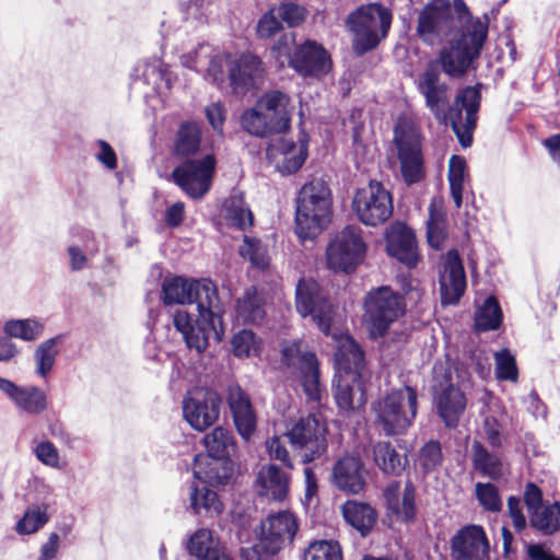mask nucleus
Instances as JSON below:
<instances>
[{"label": "nucleus", "mask_w": 560, "mask_h": 560, "mask_svg": "<svg viewBox=\"0 0 560 560\" xmlns=\"http://www.w3.org/2000/svg\"><path fill=\"white\" fill-rule=\"evenodd\" d=\"M390 513L406 524L415 522L417 515L416 488L410 480L405 483L402 497L398 502V510L390 511Z\"/></svg>", "instance_id": "52"}, {"label": "nucleus", "mask_w": 560, "mask_h": 560, "mask_svg": "<svg viewBox=\"0 0 560 560\" xmlns=\"http://www.w3.org/2000/svg\"><path fill=\"white\" fill-rule=\"evenodd\" d=\"M232 57L224 54H213L208 44H199L198 47L189 54L183 56V63L197 72L205 71L206 80L222 88L228 81V62Z\"/></svg>", "instance_id": "21"}, {"label": "nucleus", "mask_w": 560, "mask_h": 560, "mask_svg": "<svg viewBox=\"0 0 560 560\" xmlns=\"http://www.w3.org/2000/svg\"><path fill=\"white\" fill-rule=\"evenodd\" d=\"M422 142L420 125L408 115L398 116L394 126L393 143L401 178L407 186L418 184L425 177Z\"/></svg>", "instance_id": "6"}, {"label": "nucleus", "mask_w": 560, "mask_h": 560, "mask_svg": "<svg viewBox=\"0 0 560 560\" xmlns=\"http://www.w3.org/2000/svg\"><path fill=\"white\" fill-rule=\"evenodd\" d=\"M387 254L411 269L417 266L419 255L416 235L404 223H395L386 234Z\"/></svg>", "instance_id": "27"}, {"label": "nucleus", "mask_w": 560, "mask_h": 560, "mask_svg": "<svg viewBox=\"0 0 560 560\" xmlns=\"http://www.w3.org/2000/svg\"><path fill=\"white\" fill-rule=\"evenodd\" d=\"M332 195L322 178L305 183L295 199V233L302 241L316 238L331 221Z\"/></svg>", "instance_id": "2"}, {"label": "nucleus", "mask_w": 560, "mask_h": 560, "mask_svg": "<svg viewBox=\"0 0 560 560\" xmlns=\"http://www.w3.org/2000/svg\"><path fill=\"white\" fill-rule=\"evenodd\" d=\"M466 161L463 156L452 155L448 163L450 188L464 187Z\"/></svg>", "instance_id": "60"}, {"label": "nucleus", "mask_w": 560, "mask_h": 560, "mask_svg": "<svg viewBox=\"0 0 560 560\" xmlns=\"http://www.w3.org/2000/svg\"><path fill=\"white\" fill-rule=\"evenodd\" d=\"M303 560H342V551L336 540H315L308 545Z\"/></svg>", "instance_id": "49"}, {"label": "nucleus", "mask_w": 560, "mask_h": 560, "mask_svg": "<svg viewBox=\"0 0 560 560\" xmlns=\"http://www.w3.org/2000/svg\"><path fill=\"white\" fill-rule=\"evenodd\" d=\"M392 21L390 10L380 2L361 4L351 11L345 25L352 34L351 47L354 55L360 57L374 50L387 37Z\"/></svg>", "instance_id": "4"}, {"label": "nucleus", "mask_w": 560, "mask_h": 560, "mask_svg": "<svg viewBox=\"0 0 560 560\" xmlns=\"http://www.w3.org/2000/svg\"><path fill=\"white\" fill-rule=\"evenodd\" d=\"M529 526L542 536L560 532V501H547L544 506L528 515Z\"/></svg>", "instance_id": "36"}, {"label": "nucleus", "mask_w": 560, "mask_h": 560, "mask_svg": "<svg viewBox=\"0 0 560 560\" xmlns=\"http://www.w3.org/2000/svg\"><path fill=\"white\" fill-rule=\"evenodd\" d=\"M471 463L475 470L491 479H499L503 475L501 458L487 450L479 441L471 445Z\"/></svg>", "instance_id": "41"}, {"label": "nucleus", "mask_w": 560, "mask_h": 560, "mask_svg": "<svg viewBox=\"0 0 560 560\" xmlns=\"http://www.w3.org/2000/svg\"><path fill=\"white\" fill-rule=\"evenodd\" d=\"M405 313V304L389 287L371 290L364 300V320L372 339L383 337Z\"/></svg>", "instance_id": "9"}, {"label": "nucleus", "mask_w": 560, "mask_h": 560, "mask_svg": "<svg viewBox=\"0 0 560 560\" xmlns=\"http://www.w3.org/2000/svg\"><path fill=\"white\" fill-rule=\"evenodd\" d=\"M260 340L249 329H242L233 335L231 339V351L236 358H248L257 355Z\"/></svg>", "instance_id": "51"}, {"label": "nucleus", "mask_w": 560, "mask_h": 560, "mask_svg": "<svg viewBox=\"0 0 560 560\" xmlns=\"http://www.w3.org/2000/svg\"><path fill=\"white\" fill-rule=\"evenodd\" d=\"M256 483L260 497L282 502L289 494L291 476L278 465L267 464L259 469Z\"/></svg>", "instance_id": "29"}, {"label": "nucleus", "mask_w": 560, "mask_h": 560, "mask_svg": "<svg viewBox=\"0 0 560 560\" xmlns=\"http://www.w3.org/2000/svg\"><path fill=\"white\" fill-rule=\"evenodd\" d=\"M202 442L208 453L206 457L229 459L235 450L233 433L223 427H215L203 436Z\"/></svg>", "instance_id": "40"}, {"label": "nucleus", "mask_w": 560, "mask_h": 560, "mask_svg": "<svg viewBox=\"0 0 560 560\" xmlns=\"http://www.w3.org/2000/svg\"><path fill=\"white\" fill-rule=\"evenodd\" d=\"M236 314L246 324H258L265 315V298L252 287L236 302Z\"/></svg>", "instance_id": "38"}, {"label": "nucleus", "mask_w": 560, "mask_h": 560, "mask_svg": "<svg viewBox=\"0 0 560 560\" xmlns=\"http://www.w3.org/2000/svg\"><path fill=\"white\" fill-rule=\"evenodd\" d=\"M374 411L375 424L385 435L404 434L418 415V392L406 384L378 400Z\"/></svg>", "instance_id": "7"}, {"label": "nucleus", "mask_w": 560, "mask_h": 560, "mask_svg": "<svg viewBox=\"0 0 560 560\" xmlns=\"http://www.w3.org/2000/svg\"><path fill=\"white\" fill-rule=\"evenodd\" d=\"M332 386L334 398L338 408L346 412L353 410V389L354 386L361 388L360 380L353 382L351 377L339 374L338 378L334 380Z\"/></svg>", "instance_id": "48"}, {"label": "nucleus", "mask_w": 560, "mask_h": 560, "mask_svg": "<svg viewBox=\"0 0 560 560\" xmlns=\"http://www.w3.org/2000/svg\"><path fill=\"white\" fill-rule=\"evenodd\" d=\"M307 156V152L305 148H300L299 152L293 155H285L280 168V172L283 174H294L296 173L304 164Z\"/></svg>", "instance_id": "64"}, {"label": "nucleus", "mask_w": 560, "mask_h": 560, "mask_svg": "<svg viewBox=\"0 0 560 560\" xmlns=\"http://www.w3.org/2000/svg\"><path fill=\"white\" fill-rule=\"evenodd\" d=\"M476 498L486 511L499 512L502 509L498 487L491 482H478L476 485Z\"/></svg>", "instance_id": "55"}, {"label": "nucleus", "mask_w": 560, "mask_h": 560, "mask_svg": "<svg viewBox=\"0 0 560 560\" xmlns=\"http://www.w3.org/2000/svg\"><path fill=\"white\" fill-rule=\"evenodd\" d=\"M523 498L528 515L546 504L542 490L532 481L525 485Z\"/></svg>", "instance_id": "61"}, {"label": "nucleus", "mask_w": 560, "mask_h": 560, "mask_svg": "<svg viewBox=\"0 0 560 560\" xmlns=\"http://www.w3.org/2000/svg\"><path fill=\"white\" fill-rule=\"evenodd\" d=\"M495 376L500 381L516 382L518 370L515 358L508 349H502L494 354Z\"/></svg>", "instance_id": "54"}, {"label": "nucleus", "mask_w": 560, "mask_h": 560, "mask_svg": "<svg viewBox=\"0 0 560 560\" xmlns=\"http://www.w3.org/2000/svg\"><path fill=\"white\" fill-rule=\"evenodd\" d=\"M62 335L55 336L43 341L36 348L34 352V360L36 363L35 371L40 377H46L51 372L56 358L59 353L57 346L62 341Z\"/></svg>", "instance_id": "45"}, {"label": "nucleus", "mask_w": 560, "mask_h": 560, "mask_svg": "<svg viewBox=\"0 0 560 560\" xmlns=\"http://www.w3.org/2000/svg\"><path fill=\"white\" fill-rule=\"evenodd\" d=\"M418 462L424 474L436 469L443 462L440 442L431 440L425 443L419 451Z\"/></svg>", "instance_id": "53"}, {"label": "nucleus", "mask_w": 560, "mask_h": 560, "mask_svg": "<svg viewBox=\"0 0 560 560\" xmlns=\"http://www.w3.org/2000/svg\"><path fill=\"white\" fill-rule=\"evenodd\" d=\"M433 401L445 427L448 429L456 428L466 409V397L460 388L452 383L445 386L441 385L434 394Z\"/></svg>", "instance_id": "28"}, {"label": "nucleus", "mask_w": 560, "mask_h": 560, "mask_svg": "<svg viewBox=\"0 0 560 560\" xmlns=\"http://www.w3.org/2000/svg\"><path fill=\"white\" fill-rule=\"evenodd\" d=\"M219 298L217 285L210 279H186L182 276L165 277L161 299L165 305L197 304L202 307L208 301Z\"/></svg>", "instance_id": "12"}, {"label": "nucleus", "mask_w": 560, "mask_h": 560, "mask_svg": "<svg viewBox=\"0 0 560 560\" xmlns=\"http://www.w3.org/2000/svg\"><path fill=\"white\" fill-rule=\"evenodd\" d=\"M224 209L226 220L236 229L244 231L253 225L254 217L242 191L233 190L224 201Z\"/></svg>", "instance_id": "42"}, {"label": "nucleus", "mask_w": 560, "mask_h": 560, "mask_svg": "<svg viewBox=\"0 0 560 560\" xmlns=\"http://www.w3.org/2000/svg\"><path fill=\"white\" fill-rule=\"evenodd\" d=\"M198 316H192L183 310L175 312L173 324L178 330L189 350L198 354L205 352L213 339L221 342L224 336L223 314L224 306L220 298L208 301L202 307H197Z\"/></svg>", "instance_id": "3"}, {"label": "nucleus", "mask_w": 560, "mask_h": 560, "mask_svg": "<svg viewBox=\"0 0 560 560\" xmlns=\"http://www.w3.org/2000/svg\"><path fill=\"white\" fill-rule=\"evenodd\" d=\"M372 458L375 466L387 476H400L409 465L406 452H399L389 441L372 444Z\"/></svg>", "instance_id": "33"}, {"label": "nucleus", "mask_w": 560, "mask_h": 560, "mask_svg": "<svg viewBox=\"0 0 560 560\" xmlns=\"http://www.w3.org/2000/svg\"><path fill=\"white\" fill-rule=\"evenodd\" d=\"M282 30L281 21L275 9L264 13L259 19L256 33L261 39H269Z\"/></svg>", "instance_id": "56"}, {"label": "nucleus", "mask_w": 560, "mask_h": 560, "mask_svg": "<svg viewBox=\"0 0 560 560\" xmlns=\"http://www.w3.org/2000/svg\"><path fill=\"white\" fill-rule=\"evenodd\" d=\"M201 141V131L194 121H183L177 130L174 142V154L189 156L195 154Z\"/></svg>", "instance_id": "43"}, {"label": "nucleus", "mask_w": 560, "mask_h": 560, "mask_svg": "<svg viewBox=\"0 0 560 560\" xmlns=\"http://www.w3.org/2000/svg\"><path fill=\"white\" fill-rule=\"evenodd\" d=\"M503 424L494 416L485 419V433L488 443L492 448H499L502 445L501 432Z\"/></svg>", "instance_id": "63"}, {"label": "nucleus", "mask_w": 560, "mask_h": 560, "mask_svg": "<svg viewBox=\"0 0 560 560\" xmlns=\"http://www.w3.org/2000/svg\"><path fill=\"white\" fill-rule=\"evenodd\" d=\"M502 322V311L494 296L486 299L476 314V327L480 331L498 329Z\"/></svg>", "instance_id": "47"}, {"label": "nucleus", "mask_w": 560, "mask_h": 560, "mask_svg": "<svg viewBox=\"0 0 560 560\" xmlns=\"http://www.w3.org/2000/svg\"><path fill=\"white\" fill-rule=\"evenodd\" d=\"M487 37L488 25L477 20L462 31L457 38L450 40L433 62L447 77L460 79L479 58Z\"/></svg>", "instance_id": "5"}, {"label": "nucleus", "mask_w": 560, "mask_h": 560, "mask_svg": "<svg viewBox=\"0 0 560 560\" xmlns=\"http://www.w3.org/2000/svg\"><path fill=\"white\" fill-rule=\"evenodd\" d=\"M328 428L325 420L317 415L310 413L300 417L287 431L293 451L301 456L305 465L322 459L328 451Z\"/></svg>", "instance_id": "8"}, {"label": "nucleus", "mask_w": 560, "mask_h": 560, "mask_svg": "<svg viewBox=\"0 0 560 560\" xmlns=\"http://www.w3.org/2000/svg\"><path fill=\"white\" fill-rule=\"evenodd\" d=\"M279 19L290 27L299 26L305 20V10L295 3H283L276 10Z\"/></svg>", "instance_id": "57"}, {"label": "nucleus", "mask_w": 560, "mask_h": 560, "mask_svg": "<svg viewBox=\"0 0 560 560\" xmlns=\"http://www.w3.org/2000/svg\"><path fill=\"white\" fill-rule=\"evenodd\" d=\"M240 124L244 131L257 138L262 139L279 133L270 121V117L261 108H258L257 103L242 113Z\"/></svg>", "instance_id": "39"}, {"label": "nucleus", "mask_w": 560, "mask_h": 560, "mask_svg": "<svg viewBox=\"0 0 560 560\" xmlns=\"http://www.w3.org/2000/svg\"><path fill=\"white\" fill-rule=\"evenodd\" d=\"M194 476L211 487L225 486L233 476L232 463L229 459H219L197 455L194 460Z\"/></svg>", "instance_id": "31"}, {"label": "nucleus", "mask_w": 560, "mask_h": 560, "mask_svg": "<svg viewBox=\"0 0 560 560\" xmlns=\"http://www.w3.org/2000/svg\"><path fill=\"white\" fill-rule=\"evenodd\" d=\"M36 458L44 465L52 468L59 467V453L56 446L49 441L39 442L34 448Z\"/></svg>", "instance_id": "59"}, {"label": "nucleus", "mask_w": 560, "mask_h": 560, "mask_svg": "<svg viewBox=\"0 0 560 560\" xmlns=\"http://www.w3.org/2000/svg\"><path fill=\"white\" fill-rule=\"evenodd\" d=\"M4 334L11 339L34 341L44 332V324L35 318L10 319L3 326Z\"/></svg>", "instance_id": "46"}, {"label": "nucleus", "mask_w": 560, "mask_h": 560, "mask_svg": "<svg viewBox=\"0 0 560 560\" xmlns=\"http://www.w3.org/2000/svg\"><path fill=\"white\" fill-rule=\"evenodd\" d=\"M221 405L222 397L215 389L196 387L183 398V416L192 429L202 432L217 422Z\"/></svg>", "instance_id": "14"}, {"label": "nucleus", "mask_w": 560, "mask_h": 560, "mask_svg": "<svg viewBox=\"0 0 560 560\" xmlns=\"http://www.w3.org/2000/svg\"><path fill=\"white\" fill-rule=\"evenodd\" d=\"M0 392L3 393L18 409L27 415L37 416L47 409V395L37 386H21L9 378L0 376Z\"/></svg>", "instance_id": "25"}, {"label": "nucleus", "mask_w": 560, "mask_h": 560, "mask_svg": "<svg viewBox=\"0 0 560 560\" xmlns=\"http://www.w3.org/2000/svg\"><path fill=\"white\" fill-rule=\"evenodd\" d=\"M417 91L424 98V105L440 125H450L459 144L469 148L477 127L481 103V84L465 86L450 103V85L442 80L435 62H429L415 81Z\"/></svg>", "instance_id": "1"}, {"label": "nucleus", "mask_w": 560, "mask_h": 560, "mask_svg": "<svg viewBox=\"0 0 560 560\" xmlns=\"http://www.w3.org/2000/svg\"><path fill=\"white\" fill-rule=\"evenodd\" d=\"M357 225H347L329 243L326 260L329 269L349 272L353 270L365 255L366 245Z\"/></svg>", "instance_id": "13"}, {"label": "nucleus", "mask_w": 560, "mask_h": 560, "mask_svg": "<svg viewBox=\"0 0 560 560\" xmlns=\"http://www.w3.org/2000/svg\"><path fill=\"white\" fill-rule=\"evenodd\" d=\"M295 307L302 317L311 316L324 335L330 334L334 308L317 282L299 280L295 289Z\"/></svg>", "instance_id": "16"}, {"label": "nucleus", "mask_w": 560, "mask_h": 560, "mask_svg": "<svg viewBox=\"0 0 560 560\" xmlns=\"http://www.w3.org/2000/svg\"><path fill=\"white\" fill-rule=\"evenodd\" d=\"M290 96L279 90L265 92L257 101L279 133L287 131L291 124V110L289 109Z\"/></svg>", "instance_id": "32"}, {"label": "nucleus", "mask_w": 560, "mask_h": 560, "mask_svg": "<svg viewBox=\"0 0 560 560\" xmlns=\"http://www.w3.org/2000/svg\"><path fill=\"white\" fill-rule=\"evenodd\" d=\"M347 524L357 529L362 537L368 536L377 521V513L372 505L357 500H348L341 506Z\"/></svg>", "instance_id": "34"}, {"label": "nucleus", "mask_w": 560, "mask_h": 560, "mask_svg": "<svg viewBox=\"0 0 560 560\" xmlns=\"http://www.w3.org/2000/svg\"><path fill=\"white\" fill-rule=\"evenodd\" d=\"M225 401L237 433L243 440L249 441L257 428V415L248 393L238 384H230L225 390Z\"/></svg>", "instance_id": "22"}, {"label": "nucleus", "mask_w": 560, "mask_h": 560, "mask_svg": "<svg viewBox=\"0 0 560 560\" xmlns=\"http://www.w3.org/2000/svg\"><path fill=\"white\" fill-rule=\"evenodd\" d=\"M331 481L345 493H360L366 485V470L362 459L350 455L339 458L332 467Z\"/></svg>", "instance_id": "26"}, {"label": "nucleus", "mask_w": 560, "mask_h": 560, "mask_svg": "<svg viewBox=\"0 0 560 560\" xmlns=\"http://www.w3.org/2000/svg\"><path fill=\"white\" fill-rule=\"evenodd\" d=\"M215 159L207 154L201 160H186L171 174L173 182L191 199L200 200L211 188Z\"/></svg>", "instance_id": "15"}, {"label": "nucleus", "mask_w": 560, "mask_h": 560, "mask_svg": "<svg viewBox=\"0 0 560 560\" xmlns=\"http://www.w3.org/2000/svg\"><path fill=\"white\" fill-rule=\"evenodd\" d=\"M187 549L195 560H232L213 540L211 532L197 530L189 539Z\"/></svg>", "instance_id": "37"}, {"label": "nucleus", "mask_w": 560, "mask_h": 560, "mask_svg": "<svg viewBox=\"0 0 560 560\" xmlns=\"http://www.w3.org/2000/svg\"><path fill=\"white\" fill-rule=\"evenodd\" d=\"M281 360L285 366L300 372L306 395L312 399L319 398V370L316 354L302 350V341L294 340L282 346Z\"/></svg>", "instance_id": "18"}, {"label": "nucleus", "mask_w": 560, "mask_h": 560, "mask_svg": "<svg viewBox=\"0 0 560 560\" xmlns=\"http://www.w3.org/2000/svg\"><path fill=\"white\" fill-rule=\"evenodd\" d=\"M189 510L197 515L214 517L221 514L223 504L215 491L192 482L189 486Z\"/></svg>", "instance_id": "35"}, {"label": "nucleus", "mask_w": 560, "mask_h": 560, "mask_svg": "<svg viewBox=\"0 0 560 560\" xmlns=\"http://www.w3.org/2000/svg\"><path fill=\"white\" fill-rule=\"evenodd\" d=\"M466 275L456 250L447 253L444 270L440 276L441 304L457 305L466 290Z\"/></svg>", "instance_id": "24"}, {"label": "nucleus", "mask_w": 560, "mask_h": 560, "mask_svg": "<svg viewBox=\"0 0 560 560\" xmlns=\"http://www.w3.org/2000/svg\"><path fill=\"white\" fill-rule=\"evenodd\" d=\"M265 75L261 59L252 52H242L228 62V83L232 93L244 97L256 90Z\"/></svg>", "instance_id": "17"}, {"label": "nucleus", "mask_w": 560, "mask_h": 560, "mask_svg": "<svg viewBox=\"0 0 560 560\" xmlns=\"http://www.w3.org/2000/svg\"><path fill=\"white\" fill-rule=\"evenodd\" d=\"M462 30V21L456 16L448 0H432L418 15L416 33L427 45H433Z\"/></svg>", "instance_id": "10"}, {"label": "nucleus", "mask_w": 560, "mask_h": 560, "mask_svg": "<svg viewBox=\"0 0 560 560\" xmlns=\"http://www.w3.org/2000/svg\"><path fill=\"white\" fill-rule=\"evenodd\" d=\"M489 549L485 529L479 525L464 526L451 540L453 560H487Z\"/></svg>", "instance_id": "23"}, {"label": "nucleus", "mask_w": 560, "mask_h": 560, "mask_svg": "<svg viewBox=\"0 0 560 560\" xmlns=\"http://www.w3.org/2000/svg\"><path fill=\"white\" fill-rule=\"evenodd\" d=\"M352 209L361 223L377 226L393 214L392 195L381 182L372 179L366 187L357 190Z\"/></svg>", "instance_id": "11"}, {"label": "nucleus", "mask_w": 560, "mask_h": 560, "mask_svg": "<svg viewBox=\"0 0 560 560\" xmlns=\"http://www.w3.org/2000/svg\"><path fill=\"white\" fill-rule=\"evenodd\" d=\"M266 447L271 459L281 462L288 470L294 469L290 454L280 438L273 436L269 439Z\"/></svg>", "instance_id": "58"}, {"label": "nucleus", "mask_w": 560, "mask_h": 560, "mask_svg": "<svg viewBox=\"0 0 560 560\" xmlns=\"http://www.w3.org/2000/svg\"><path fill=\"white\" fill-rule=\"evenodd\" d=\"M299 529L298 518L290 511L269 515L261 523L260 547L268 555H276L294 540Z\"/></svg>", "instance_id": "19"}, {"label": "nucleus", "mask_w": 560, "mask_h": 560, "mask_svg": "<svg viewBox=\"0 0 560 560\" xmlns=\"http://www.w3.org/2000/svg\"><path fill=\"white\" fill-rule=\"evenodd\" d=\"M238 252L240 255L244 259H247L255 268L264 270L269 265L267 250L258 238L245 235L243 245L240 247Z\"/></svg>", "instance_id": "50"}, {"label": "nucleus", "mask_w": 560, "mask_h": 560, "mask_svg": "<svg viewBox=\"0 0 560 560\" xmlns=\"http://www.w3.org/2000/svg\"><path fill=\"white\" fill-rule=\"evenodd\" d=\"M508 512L516 532H523L527 526V520L523 513L521 498L511 495L508 499Z\"/></svg>", "instance_id": "62"}, {"label": "nucleus", "mask_w": 560, "mask_h": 560, "mask_svg": "<svg viewBox=\"0 0 560 560\" xmlns=\"http://www.w3.org/2000/svg\"><path fill=\"white\" fill-rule=\"evenodd\" d=\"M335 366L338 374L349 376L353 382L361 380L365 366V355L352 337L346 336L338 341Z\"/></svg>", "instance_id": "30"}, {"label": "nucleus", "mask_w": 560, "mask_h": 560, "mask_svg": "<svg viewBox=\"0 0 560 560\" xmlns=\"http://www.w3.org/2000/svg\"><path fill=\"white\" fill-rule=\"evenodd\" d=\"M289 66L304 78H322L332 66L328 51L315 40H306L295 47L289 57Z\"/></svg>", "instance_id": "20"}, {"label": "nucleus", "mask_w": 560, "mask_h": 560, "mask_svg": "<svg viewBox=\"0 0 560 560\" xmlns=\"http://www.w3.org/2000/svg\"><path fill=\"white\" fill-rule=\"evenodd\" d=\"M48 508L47 503L30 505L16 522L15 532L22 536L37 533L50 521Z\"/></svg>", "instance_id": "44"}]
</instances>
